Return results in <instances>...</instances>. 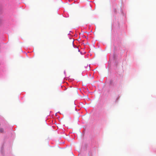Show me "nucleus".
Returning <instances> with one entry per match:
<instances>
[{
	"mask_svg": "<svg viewBox=\"0 0 156 156\" xmlns=\"http://www.w3.org/2000/svg\"><path fill=\"white\" fill-rule=\"evenodd\" d=\"M3 129L2 128H0V133H2L3 132Z\"/></svg>",
	"mask_w": 156,
	"mask_h": 156,
	"instance_id": "obj_1",
	"label": "nucleus"
}]
</instances>
